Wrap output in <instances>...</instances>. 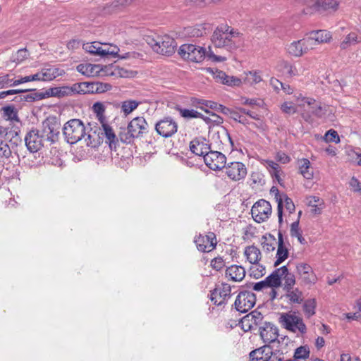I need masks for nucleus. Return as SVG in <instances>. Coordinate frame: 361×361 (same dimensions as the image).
Returning <instances> with one entry per match:
<instances>
[{
    "label": "nucleus",
    "instance_id": "obj_1",
    "mask_svg": "<svg viewBox=\"0 0 361 361\" xmlns=\"http://www.w3.org/2000/svg\"><path fill=\"white\" fill-rule=\"evenodd\" d=\"M211 40L215 47L232 52L243 45L244 35L238 29L228 24H221L214 30Z\"/></svg>",
    "mask_w": 361,
    "mask_h": 361
},
{
    "label": "nucleus",
    "instance_id": "obj_2",
    "mask_svg": "<svg viewBox=\"0 0 361 361\" xmlns=\"http://www.w3.org/2000/svg\"><path fill=\"white\" fill-rule=\"evenodd\" d=\"M63 133L67 142L77 143L82 138L85 139L87 146H96L100 142L99 133L97 135L96 130L86 133V128L80 119H71L66 122L63 128Z\"/></svg>",
    "mask_w": 361,
    "mask_h": 361
},
{
    "label": "nucleus",
    "instance_id": "obj_3",
    "mask_svg": "<svg viewBox=\"0 0 361 361\" xmlns=\"http://www.w3.org/2000/svg\"><path fill=\"white\" fill-rule=\"evenodd\" d=\"M178 54L183 59L196 63L202 61L205 57L215 62H222L226 59L224 56L215 55L210 47L207 51L204 47L192 44L181 45L178 49Z\"/></svg>",
    "mask_w": 361,
    "mask_h": 361
},
{
    "label": "nucleus",
    "instance_id": "obj_4",
    "mask_svg": "<svg viewBox=\"0 0 361 361\" xmlns=\"http://www.w3.org/2000/svg\"><path fill=\"white\" fill-rule=\"evenodd\" d=\"M148 124L144 117L137 116L130 121L126 128H121L118 136L120 140L126 144H131L135 138L146 133Z\"/></svg>",
    "mask_w": 361,
    "mask_h": 361
},
{
    "label": "nucleus",
    "instance_id": "obj_5",
    "mask_svg": "<svg viewBox=\"0 0 361 361\" xmlns=\"http://www.w3.org/2000/svg\"><path fill=\"white\" fill-rule=\"evenodd\" d=\"M146 42L155 52L162 55H171L176 47L174 39L167 35L157 36V38L148 37Z\"/></svg>",
    "mask_w": 361,
    "mask_h": 361
},
{
    "label": "nucleus",
    "instance_id": "obj_6",
    "mask_svg": "<svg viewBox=\"0 0 361 361\" xmlns=\"http://www.w3.org/2000/svg\"><path fill=\"white\" fill-rule=\"evenodd\" d=\"M279 322L283 327L291 332L305 334L307 331L302 318L296 315L295 312L281 313Z\"/></svg>",
    "mask_w": 361,
    "mask_h": 361
},
{
    "label": "nucleus",
    "instance_id": "obj_7",
    "mask_svg": "<svg viewBox=\"0 0 361 361\" xmlns=\"http://www.w3.org/2000/svg\"><path fill=\"white\" fill-rule=\"evenodd\" d=\"M251 214L256 222H264L271 214V206L268 201L263 199L259 200L252 206Z\"/></svg>",
    "mask_w": 361,
    "mask_h": 361
},
{
    "label": "nucleus",
    "instance_id": "obj_8",
    "mask_svg": "<svg viewBox=\"0 0 361 361\" xmlns=\"http://www.w3.org/2000/svg\"><path fill=\"white\" fill-rule=\"evenodd\" d=\"M255 302L256 296L253 293L242 291L238 295L234 305L237 311L245 313L252 308Z\"/></svg>",
    "mask_w": 361,
    "mask_h": 361
},
{
    "label": "nucleus",
    "instance_id": "obj_9",
    "mask_svg": "<svg viewBox=\"0 0 361 361\" xmlns=\"http://www.w3.org/2000/svg\"><path fill=\"white\" fill-rule=\"evenodd\" d=\"M231 296V288L229 284L221 283L211 291L210 300L217 306L224 305Z\"/></svg>",
    "mask_w": 361,
    "mask_h": 361
},
{
    "label": "nucleus",
    "instance_id": "obj_10",
    "mask_svg": "<svg viewBox=\"0 0 361 361\" xmlns=\"http://www.w3.org/2000/svg\"><path fill=\"white\" fill-rule=\"evenodd\" d=\"M0 141L9 143L12 147L18 146L22 142L18 128L13 126H0Z\"/></svg>",
    "mask_w": 361,
    "mask_h": 361
},
{
    "label": "nucleus",
    "instance_id": "obj_11",
    "mask_svg": "<svg viewBox=\"0 0 361 361\" xmlns=\"http://www.w3.org/2000/svg\"><path fill=\"white\" fill-rule=\"evenodd\" d=\"M264 316L262 314L257 310H253L248 314L243 317L240 320V325L242 329L245 331H251L255 329L264 323Z\"/></svg>",
    "mask_w": 361,
    "mask_h": 361
},
{
    "label": "nucleus",
    "instance_id": "obj_12",
    "mask_svg": "<svg viewBox=\"0 0 361 361\" xmlns=\"http://www.w3.org/2000/svg\"><path fill=\"white\" fill-rule=\"evenodd\" d=\"M205 164L212 170H221L226 166V158L224 154L217 151H209L204 157Z\"/></svg>",
    "mask_w": 361,
    "mask_h": 361
},
{
    "label": "nucleus",
    "instance_id": "obj_13",
    "mask_svg": "<svg viewBox=\"0 0 361 361\" xmlns=\"http://www.w3.org/2000/svg\"><path fill=\"white\" fill-rule=\"evenodd\" d=\"M155 130L161 136L169 137L177 132L178 124L171 118L166 117L156 123Z\"/></svg>",
    "mask_w": 361,
    "mask_h": 361
},
{
    "label": "nucleus",
    "instance_id": "obj_14",
    "mask_svg": "<svg viewBox=\"0 0 361 361\" xmlns=\"http://www.w3.org/2000/svg\"><path fill=\"white\" fill-rule=\"evenodd\" d=\"M60 125L54 120L47 119L42 123L41 136L44 140L54 142L59 135Z\"/></svg>",
    "mask_w": 361,
    "mask_h": 361
},
{
    "label": "nucleus",
    "instance_id": "obj_15",
    "mask_svg": "<svg viewBox=\"0 0 361 361\" xmlns=\"http://www.w3.org/2000/svg\"><path fill=\"white\" fill-rule=\"evenodd\" d=\"M296 273L303 285L314 284L317 281L312 268L307 263H298L296 265Z\"/></svg>",
    "mask_w": 361,
    "mask_h": 361
},
{
    "label": "nucleus",
    "instance_id": "obj_16",
    "mask_svg": "<svg viewBox=\"0 0 361 361\" xmlns=\"http://www.w3.org/2000/svg\"><path fill=\"white\" fill-rule=\"evenodd\" d=\"M312 39L303 38L291 42L287 47L288 54L295 57H300L308 51L312 49Z\"/></svg>",
    "mask_w": 361,
    "mask_h": 361
},
{
    "label": "nucleus",
    "instance_id": "obj_17",
    "mask_svg": "<svg viewBox=\"0 0 361 361\" xmlns=\"http://www.w3.org/2000/svg\"><path fill=\"white\" fill-rule=\"evenodd\" d=\"M225 168V173L232 180L238 181L245 178L247 169L245 166L238 161L228 164Z\"/></svg>",
    "mask_w": 361,
    "mask_h": 361
},
{
    "label": "nucleus",
    "instance_id": "obj_18",
    "mask_svg": "<svg viewBox=\"0 0 361 361\" xmlns=\"http://www.w3.org/2000/svg\"><path fill=\"white\" fill-rule=\"evenodd\" d=\"M71 94H87L93 92H102L104 91L103 84L100 82H80L75 83L69 87Z\"/></svg>",
    "mask_w": 361,
    "mask_h": 361
},
{
    "label": "nucleus",
    "instance_id": "obj_19",
    "mask_svg": "<svg viewBox=\"0 0 361 361\" xmlns=\"http://www.w3.org/2000/svg\"><path fill=\"white\" fill-rule=\"evenodd\" d=\"M44 141L39 130L36 129L31 130L25 137V145L30 152L39 151L43 146Z\"/></svg>",
    "mask_w": 361,
    "mask_h": 361
},
{
    "label": "nucleus",
    "instance_id": "obj_20",
    "mask_svg": "<svg viewBox=\"0 0 361 361\" xmlns=\"http://www.w3.org/2000/svg\"><path fill=\"white\" fill-rule=\"evenodd\" d=\"M199 251L209 252L213 250L216 245V235L214 233H209L207 235L196 237L194 240Z\"/></svg>",
    "mask_w": 361,
    "mask_h": 361
},
{
    "label": "nucleus",
    "instance_id": "obj_21",
    "mask_svg": "<svg viewBox=\"0 0 361 361\" xmlns=\"http://www.w3.org/2000/svg\"><path fill=\"white\" fill-rule=\"evenodd\" d=\"M260 337L265 343L276 341L279 336L278 328L271 322H265L259 328Z\"/></svg>",
    "mask_w": 361,
    "mask_h": 361
},
{
    "label": "nucleus",
    "instance_id": "obj_22",
    "mask_svg": "<svg viewBox=\"0 0 361 361\" xmlns=\"http://www.w3.org/2000/svg\"><path fill=\"white\" fill-rule=\"evenodd\" d=\"M302 101L310 106L313 115L324 120H329V115L331 112H329V107L328 106H322L319 102H316V100L312 98L303 97Z\"/></svg>",
    "mask_w": 361,
    "mask_h": 361
},
{
    "label": "nucleus",
    "instance_id": "obj_23",
    "mask_svg": "<svg viewBox=\"0 0 361 361\" xmlns=\"http://www.w3.org/2000/svg\"><path fill=\"white\" fill-rule=\"evenodd\" d=\"M277 193L276 195V198L278 202L277 206V212H278V217H279V224H281L283 221V202L285 204V207L287 211L289 212V213L292 214L295 212V207L293 202V200L289 198L286 195H283V197H278L279 191L277 189H276Z\"/></svg>",
    "mask_w": 361,
    "mask_h": 361
},
{
    "label": "nucleus",
    "instance_id": "obj_24",
    "mask_svg": "<svg viewBox=\"0 0 361 361\" xmlns=\"http://www.w3.org/2000/svg\"><path fill=\"white\" fill-rule=\"evenodd\" d=\"M190 149L193 154L197 156L204 157L209 152V146L207 140L201 137L192 140L190 143Z\"/></svg>",
    "mask_w": 361,
    "mask_h": 361
},
{
    "label": "nucleus",
    "instance_id": "obj_25",
    "mask_svg": "<svg viewBox=\"0 0 361 361\" xmlns=\"http://www.w3.org/2000/svg\"><path fill=\"white\" fill-rule=\"evenodd\" d=\"M332 36L330 32L326 30H317L315 32H312L310 34V36L307 37V39L312 40V49H314V46L321 43H326L329 42Z\"/></svg>",
    "mask_w": 361,
    "mask_h": 361
},
{
    "label": "nucleus",
    "instance_id": "obj_26",
    "mask_svg": "<svg viewBox=\"0 0 361 361\" xmlns=\"http://www.w3.org/2000/svg\"><path fill=\"white\" fill-rule=\"evenodd\" d=\"M226 276L233 281H241L245 276V270L242 266L231 265L226 269Z\"/></svg>",
    "mask_w": 361,
    "mask_h": 361
},
{
    "label": "nucleus",
    "instance_id": "obj_27",
    "mask_svg": "<svg viewBox=\"0 0 361 361\" xmlns=\"http://www.w3.org/2000/svg\"><path fill=\"white\" fill-rule=\"evenodd\" d=\"M281 282L283 281V290L294 288L296 280L295 275L290 272L286 266L281 267Z\"/></svg>",
    "mask_w": 361,
    "mask_h": 361
},
{
    "label": "nucleus",
    "instance_id": "obj_28",
    "mask_svg": "<svg viewBox=\"0 0 361 361\" xmlns=\"http://www.w3.org/2000/svg\"><path fill=\"white\" fill-rule=\"evenodd\" d=\"M286 291V298L289 304H301L304 301V295L302 290L298 288H292Z\"/></svg>",
    "mask_w": 361,
    "mask_h": 361
},
{
    "label": "nucleus",
    "instance_id": "obj_29",
    "mask_svg": "<svg viewBox=\"0 0 361 361\" xmlns=\"http://www.w3.org/2000/svg\"><path fill=\"white\" fill-rule=\"evenodd\" d=\"M278 238L279 239L278 248L276 251V260L274 262V266L276 267L282 263L288 257V251L283 245V235L281 233H279Z\"/></svg>",
    "mask_w": 361,
    "mask_h": 361
},
{
    "label": "nucleus",
    "instance_id": "obj_30",
    "mask_svg": "<svg viewBox=\"0 0 361 361\" xmlns=\"http://www.w3.org/2000/svg\"><path fill=\"white\" fill-rule=\"evenodd\" d=\"M244 255L250 264L259 262L262 257L260 250L255 245H250L245 247Z\"/></svg>",
    "mask_w": 361,
    "mask_h": 361
},
{
    "label": "nucleus",
    "instance_id": "obj_31",
    "mask_svg": "<svg viewBox=\"0 0 361 361\" xmlns=\"http://www.w3.org/2000/svg\"><path fill=\"white\" fill-rule=\"evenodd\" d=\"M271 348L269 345H264L250 352V358L252 361H264L270 354Z\"/></svg>",
    "mask_w": 361,
    "mask_h": 361
},
{
    "label": "nucleus",
    "instance_id": "obj_32",
    "mask_svg": "<svg viewBox=\"0 0 361 361\" xmlns=\"http://www.w3.org/2000/svg\"><path fill=\"white\" fill-rule=\"evenodd\" d=\"M361 42V37L357 33L350 32L343 38L340 43V48L343 50L348 49L352 45H355Z\"/></svg>",
    "mask_w": 361,
    "mask_h": 361
},
{
    "label": "nucleus",
    "instance_id": "obj_33",
    "mask_svg": "<svg viewBox=\"0 0 361 361\" xmlns=\"http://www.w3.org/2000/svg\"><path fill=\"white\" fill-rule=\"evenodd\" d=\"M281 267L274 270L269 276L265 278L268 286L271 288H279L281 286Z\"/></svg>",
    "mask_w": 361,
    "mask_h": 361
},
{
    "label": "nucleus",
    "instance_id": "obj_34",
    "mask_svg": "<svg viewBox=\"0 0 361 361\" xmlns=\"http://www.w3.org/2000/svg\"><path fill=\"white\" fill-rule=\"evenodd\" d=\"M43 81H51L63 73V71L58 68L51 66L41 70Z\"/></svg>",
    "mask_w": 361,
    "mask_h": 361
},
{
    "label": "nucleus",
    "instance_id": "obj_35",
    "mask_svg": "<svg viewBox=\"0 0 361 361\" xmlns=\"http://www.w3.org/2000/svg\"><path fill=\"white\" fill-rule=\"evenodd\" d=\"M264 165L266 166L271 176L281 184L282 180L280 176L281 169L279 165L271 160H264Z\"/></svg>",
    "mask_w": 361,
    "mask_h": 361
},
{
    "label": "nucleus",
    "instance_id": "obj_36",
    "mask_svg": "<svg viewBox=\"0 0 361 361\" xmlns=\"http://www.w3.org/2000/svg\"><path fill=\"white\" fill-rule=\"evenodd\" d=\"M302 310L306 318H310L316 313L317 300L315 298H308L304 300Z\"/></svg>",
    "mask_w": 361,
    "mask_h": 361
},
{
    "label": "nucleus",
    "instance_id": "obj_37",
    "mask_svg": "<svg viewBox=\"0 0 361 361\" xmlns=\"http://www.w3.org/2000/svg\"><path fill=\"white\" fill-rule=\"evenodd\" d=\"M300 173L306 179H312L313 178V171L311 168V163L307 159H302L299 161Z\"/></svg>",
    "mask_w": 361,
    "mask_h": 361
},
{
    "label": "nucleus",
    "instance_id": "obj_38",
    "mask_svg": "<svg viewBox=\"0 0 361 361\" xmlns=\"http://www.w3.org/2000/svg\"><path fill=\"white\" fill-rule=\"evenodd\" d=\"M97 68L98 66L97 65L91 63H81L76 67L79 73L87 77L93 76L97 72Z\"/></svg>",
    "mask_w": 361,
    "mask_h": 361
},
{
    "label": "nucleus",
    "instance_id": "obj_39",
    "mask_svg": "<svg viewBox=\"0 0 361 361\" xmlns=\"http://www.w3.org/2000/svg\"><path fill=\"white\" fill-rule=\"evenodd\" d=\"M99 130L102 131V133H104L107 140L106 142H109L110 147H112V145L116 144V142L117 141V137L112 128L106 123H103L102 129L99 128Z\"/></svg>",
    "mask_w": 361,
    "mask_h": 361
},
{
    "label": "nucleus",
    "instance_id": "obj_40",
    "mask_svg": "<svg viewBox=\"0 0 361 361\" xmlns=\"http://www.w3.org/2000/svg\"><path fill=\"white\" fill-rule=\"evenodd\" d=\"M262 239V246L263 250L268 253L274 251L276 245H278V241H276V238L270 235L268 238L263 236Z\"/></svg>",
    "mask_w": 361,
    "mask_h": 361
},
{
    "label": "nucleus",
    "instance_id": "obj_41",
    "mask_svg": "<svg viewBox=\"0 0 361 361\" xmlns=\"http://www.w3.org/2000/svg\"><path fill=\"white\" fill-rule=\"evenodd\" d=\"M318 8L324 11H336L338 6L336 0H317L316 2Z\"/></svg>",
    "mask_w": 361,
    "mask_h": 361
},
{
    "label": "nucleus",
    "instance_id": "obj_42",
    "mask_svg": "<svg viewBox=\"0 0 361 361\" xmlns=\"http://www.w3.org/2000/svg\"><path fill=\"white\" fill-rule=\"evenodd\" d=\"M266 274L265 267L259 262L254 263L250 269V276L257 279L262 277Z\"/></svg>",
    "mask_w": 361,
    "mask_h": 361
},
{
    "label": "nucleus",
    "instance_id": "obj_43",
    "mask_svg": "<svg viewBox=\"0 0 361 361\" xmlns=\"http://www.w3.org/2000/svg\"><path fill=\"white\" fill-rule=\"evenodd\" d=\"M140 104V102L136 100L130 99L123 101L121 103V111L127 116L136 109Z\"/></svg>",
    "mask_w": 361,
    "mask_h": 361
},
{
    "label": "nucleus",
    "instance_id": "obj_44",
    "mask_svg": "<svg viewBox=\"0 0 361 361\" xmlns=\"http://www.w3.org/2000/svg\"><path fill=\"white\" fill-rule=\"evenodd\" d=\"M262 81L260 75L256 71H250L245 73L244 82L250 85L259 83Z\"/></svg>",
    "mask_w": 361,
    "mask_h": 361
},
{
    "label": "nucleus",
    "instance_id": "obj_45",
    "mask_svg": "<svg viewBox=\"0 0 361 361\" xmlns=\"http://www.w3.org/2000/svg\"><path fill=\"white\" fill-rule=\"evenodd\" d=\"M101 43L99 42H93L92 43H86L83 44V49L88 53L99 56V52H103L100 49Z\"/></svg>",
    "mask_w": 361,
    "mask_h": 361
},
{
    "label": "nucleus",
    "instance_id": "obj_46",
    "mask_svg": "<svg viewBox=\"0 0 361 361\" xmlns=\"http://www.w3.org/2000/svg\"><path fill=\"white\" fill-rule=\"evenodd\" d=\"M310 355V350L307 345L300 346L295 349L294 353V359H305L308 357Z\"/></svg>",
    "mask_w": 361,
    "mask_h": 361
},
{
    "label": "nucleus",
    "instance_id": "obj_47",
    "mask_svg": "<svg viewBox=\"0 0 361 361\" xmlns=\"http://www.w3.org/2000/svg\"><path fill=\"white\" fill-rule=\"evenodd\" d=\"M180 114L185 118H200L202 114L194 110L188 109H179Z\"/></svg>",
    "mask_w": 361,
    "mask_h": 361
},
{
    "label": "nucleus",
    "instance_id": "obj_48",
    "mask_svg": "<svg viewBox=\"0 0 361 361\" xmlns=\"http://www.w3.org/2000/svg\"><path fill=\"white\" fill-rule=\"evenodd\" d=\"M11 147L8 143L0 141V158H9L12 153Z\"/></svg>",
    "mask_w": 361,
    "mask_h": 361
},
{
    "label": "nucleus",
    "instance_id": "obj_49",
    "mask_svg": "<svg viewBox=\"0 0 361 361\" xmlns=\"http://www.w3.org/2000/svg\"><path fill=\"white\" fill-rule=\"evenodd\" d=\"M207 71L213 75V77L216 80V82L224 84V81H225L226 75H227L226 74V73H224L222 71H219V70L214 71L211 68H208Z\"/></svg>",
    "mask_w": 361,
    "mask_h": 361
},
{
    "label": "nucleus",
    "instance_id": "obj_50",
    "mask_svg": "<svg viewBox=\"0 0 361 361\" xmlns=\"http://www.w3.org/2000/svg\"><path fill=\"white\" fill-rule=\"evenodd\" d=\"M282 66L284 70L286 71V73L289 77H293L299 75V72L294 65L287 61H283L282 63Z\"/></svg>",
    "mask_w": 361,
    "mask_h": 361
},
{
    "label": "nucleus",
    "instance_id": "obj_51",
    "mask_svg": "<svg viewBox=\"0 0 361 361\" xmlns=\"http://www.w3.org/2000/svg\"><path fill=\"white\" fill-rule=\"evenodd\" d=\"M28 56V53L26 49H20L13 55V61L16 63H20L25 59Z\"/></svg>",
    "mask_w": 361,
    "mask_h": 361
},
{
    "label": "nucleus",
    "instance_id": "obj_52",
    "mask_svg": "<svg viewBox=\"0 0 361 361\" xmlns=\"http://www.w3.org/2000/svg\"><path fill=\"white\" fill-rule=\"evenodd\" d=\"M23 99H24V102H32L37 100L43 99V96H42L40 92H32L23 94Z\"/></svg>",
    "mask_w": 361,
    "mask_h": 361
},
{
    "label": "nucleus",
    "instance_id": "obj_53",
    "mask_svg": "<svg viewBox=\"0 0 361 361\" xmlns=\"http://www.w3.org/2000/svg\"><path fill=\"white\" fill-rule=\"evenodd\" d=\"M325 138L327 142H332L338 143L340 142V138L338 133L334 130H329L325 134Z\"/></svg>",
    "mask_w": 361,
    "mask_h": 361
},
{
    "label": "nucleus",
    "instance_id": "obj_54",
    "mask_svg": "<svg viewBox=\"0 0 361 361\" xmlns=\"http://www.w3.org/2000/svg\"><path fill=\"white\" fill-rule=\"evenodd\" d=\"M281 109L288 114H295L297 111L295 106L292 102H286L281 104Z\"/></svg>",
    "mask_w": 361,
    "mask_h": 361
},
{
    "label": "nucleus",
    "instance_id": "obj_55",
    "mask_svg": "<svg viewBox=\"0 0 361 361\" xmlns=\"http://www.w3.org/2000/svg\"><path fill=\"white\" fill-rule=\"evenodd\" d=\"M187 32L192 37H198L202 36L204 30L201 26L199 27H190L187 28Z\"/></svg>",
    "mask_w": 361,
    "mask_h": 361
},
{
    "label": "nucleus",
    "instance_id": "obj_56",
    "mask_svg": "<svg viewBox=\"0 0 361 361\" xmlns=\"http://www.w3.org/2000/svg\"><path fill=\"white\" fill-rule=\"evenodd\" d=\"M242 103L245 105H249V106H262L264 104V102L260 99L257 98H242Z\"/></svg>",
    "mask_w": 361,
    "mask_h": 361
},
{
    "label": "nucleus",
    "instance_id": "obj_57",
    "mask_svg": "<svg viewBox=\"0 0 361 361\" xmlns=\"http://www.w3.org/2000/svg\"><path fill=\"white\" fill-rule=\"evenodd\" d=\"M242 82L241 80L237 77L226 75L224 85L228 86H240Z\"/></svg>",
    "mask_w": 361,
    "mask_h": 361
},
{
    "label": "nucleus",
    "instance_id": "obj_58",
    "mask_svg": "<svg viewBox=\"0 0 361 361\" xmlns=\"http://www.w3.org/2000/svg\"><path fill=\"white\" fill-rule=\"evenodd\" d=\"M211 266L216 271H220L224 267L225 262L222 257H218L212 260Z\"/></svg>",
    "mask_w": 361,
    "mask_h": 361
},
{
    "label": "nucleus",
    "instance_id": "obj_59",
    "mask_svg": "<svg viewBox=\"0 0 361 361\" xmlns=\"http://www.w3.org/2000/svg\"><path fill=\"white\" fill-rule=\"evenodd\" d=\"M101 51H104L103 52H99V56L102 58H106L108 56L115 57L114 51H109V44H101L100 49Z\"/></svg>",
    "mask_w": 361,
    "mask_h": 361
},
{
    "label": "nucleus",
    "instance_id": "obj_60",
    "mask_svg": "<svg viewBox=\"0 0 361 361\" xmlns=\"http://www.w3.org/2000/svg\"><path fill=\"white\" fill-rule=\"evenodd\" d=\"M301 233L302 232L299 226V219H297L290 224V235L291 237L294 238Z\"/></svg>",
    "mask_w": 361,
    "mask_h": 361
},
{
    "label": "nucleus",
    "instance_id": "obj_61",
    "mask_svg": "<svg viewBox=\"0 0 361 361\" xmlns=\"http://www.w3.org/2000/svg\"><path fill=\"white\" fill-rule=\"evenodd\" d=\"M28 91H30V90H20V89H15V90H6V91H2V92H0V99H4L8 95H13L15 94L26 93Z\"/></svg>",
    "mask_w": 361,
    "mask_h": 361
},
{
    "label": "nucleus",
    "instance_id": "obj_62",
    "mask_svg": "<svg viewBox=\"0 0 361 361\" xmlns=\"http://www.w3.org/2000/svg\"><path fill=\"white\" fill-rule=\"evenodd\" d=\"M11 78L8 74L0 76V89L11 87Z\"/></svg>",
    "mask_w": 361,
    "mask_h": 361
},
{
    "label": "nucleus",
    "instance_id": "obj_63",
    "mask_svg": "<svg viewBox=\"0 0 361 361\" xmlns=\"http://www.w3.org/2000/svg\"><path fill=\"white\" fill-rule=\"evenodd\" d=\"M231 118L244 125L250 124V122H248L247 119L245 116L240 115L235 111H233Z\"/></svg>",
    "mask_w": 361,
    "mask_h": 361
},
{
    "label": "nucleus",
    "instance_id": "obj_64",
    "mask_svg": "<svg viewBox=\"0 0 361 361\" xmlns=\"http://www.w3.org/2000/svg\"><path fill=\"white\" fill-rule=\"evenodd\" d=\"M349 184L354 192L361 191V183L356 178L353 177L350 180Z\"/></svg>",
    "mask_w": 361,
    "mask_h": 361
}]
</instances>
